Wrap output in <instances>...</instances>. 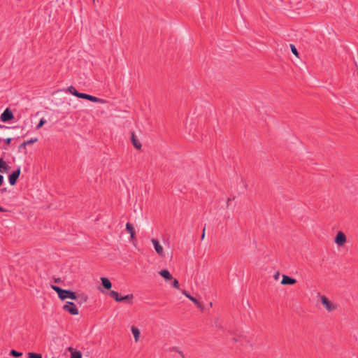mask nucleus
<instances>
[{
	"label": "nucleus",
	"instance_id": "21",
	"mask_svg": "<svg viewBox=\"0 0 358 358\" xmlns=\"http://www.w3.org/2000/svg\"><path fill=\"white\" fill-rule=\"evenodd\" d=\"M37 141H38V138H31V139H30V140H29V141H24V142L21 145V147H24V146H26L27 145H29V144H31V143H36Z\"/></svg>",
	"mask_w": 358,
	"mask_h": 358
},
{
	"label": "nucleus",
	"instance_id": "29",
	"mask_svg": "<svg viewBox=\"0 0 358 358\" xmlns=\"http://www.w3.org/2000/svg\"><path fill=\"white\" fill-rule=\"evenodd\" d=\"M67 350H68V351H69V352H70L71 354L76 351V350H75L72 347H69V348H68V349H67Z\"/></svg>",
	"mask_w": 358,
	"mask_h": 358
},
{
	"label": "nucleus",
	"instance_id": "25",
	"mask_svg": "<svg viewBox=\"0 0 358 358\" xmlns=\"http://www.w3.org/2000/svg\"><path fill=\"white\" fill-rule=\"evenodd\" d=\"M46 122V120L44 118L41 119L39 123L36 126V129H39L41 127H42Z\"/></svg>",
	"mask_w": 358,
	"mask_h": 358
},
{
	"label": "nucleus",
	"instance_id": "6",
	"mask_svg": "<svg viewBox=\"0 0 358 358\" xmlns=\"http://www.w3.org/2000/svg\"><path fill=\"white\" fill-rule=\"evenodd\" d=\"M13 117V113L9 108H6L1 115L0 119L2 122H8Z\"/></svg>",
	"mask_w": 358,
	"mask_h": 358
},
{
	"label": "nucleus",
	"instance_id": "9",
	"mask_svg": "<svg viewBox=\"0 0 358 358\" xmlns=\"http://www.w3.org/2000/svg\"><path fill=\"white\" fill-rule=\"evenodd\" d=\"M20 174V168L19 167L15 171H13L8 178L9 183L11 185H14Z\"/></svg>",
	"mask_w": 358,
	"mask_h": 358
},
{
	"label": "nucleus",
	"instance_id": "15",
	"mask_svg": "<svg viewBox=\"0 0 358 358\" xmlns=\"http://www.w3.org/2000/svg\"><path fill=\"white\" fill-rule=\"evenodd\" d=\"M67 92L78 98L80 97V95L82 94L81 92H78L73 86H69L67 88Z\"/></svg>",
	"mask_w": 358,
	"mask_h": 358
},
{
	"label": "nucleus",
	"instance_id": "8",
	"mask_svg": "<svg viewBox=\"0 0 358 358\" xmlns=\"http://www.w3.org/2000/svg\"><path fill=\"white\" fill-rule=\"evenodd\" d=\"M59 298L62 300H64L65 299H71L76 300L77 299V296L71 290L64 289L62 294L60 295Z\"/></svg>",
	"mask_w": 358,
	"mask_h": 358
},
{
	"label": "nucleus",
	"instance_id": "16",
	"mask_svg": "<svg viewBox=\"0 0 358 358\" xmlns=\"http://www.w3.org/2000/svg\"><path fill=\"white\" fill-rule=\"evenodd\" d=\"M101 282H102V285L103 286L107 289H109L111 288L112 287V283L110 282V281L107 278H104V277H102L101 278Z\"/></svg>",
	"mask_w": 358,
	"mask_h": 358
},
{
	"label": "nucleus",
	"instance_id": "31",
	"mask_svg": "<svg viewBox=\"0 0 358 358\" xmlns=\"http://www.w3.org/2000/svg\"><path fill=\"white\" fill-rule=\"evenodd\" d=\"M6 143L7 144H10V141H11V138H8L5 140Z\"/></svg>",
	"mask_w": 358,
	"mask_h": 358
},
{
	"label": "nucleus",
	"instance_id": "19",
	"mask_svg": "<svg viewBox=\"0 0 358 358\" xmlns=\"http://www.w3.org/2000/svg\"><path fill=\"white\" fill-rule=\"evenodd\" d=\"M237 182L239 183L240 188L242 191L247 187L246 182L243 178H238Z\"/></svg>",
	"mask_w": 358,
	"mask_h": 358
},
{
	"label": "nucleus",
	"instance_id": "13",
	"mask_svg": "<svg viewBox=\"0 0 358 358\" xmlns=\"http://www.w3.org/2000/svg\"><path fill=\"white\" fill-rule=\"evenodd\" d=\"M131 332L134 336L135 341L138 342L139 340V338H140V334H141L140 330L134 326L131 327Z\"/></svg>",
	"mask_w": 358,
	"mask_h": 358
},
{
	"label": "nucleus",
	"instance_id": "23",
	"mask_svg": "<svg viewBox=\"0 0 358 358\" xmlns=\"http://www.w3.org/2000/svg\"><path fill=\"white\" fill-rule=\"evenodd\" d=\"M29 358H42V355L38 353L29 352Z\"/></svg>",
	"mask_w": 358,
	"mask_h": 358
},
{
	"label": "nucleus",
	"instance_id": "20",
	"mask_svg": "<svg viewBox=\"0 0 358 358\" xmlns=\"http://www.w3.org/2000/svg\"><path fill=\"white\" fill-rule=\"evenodd\" d=\"M52 288L58 294V296L59 297L61 294H62L64 289L56 286L52 285Z\"/></svg>",
	"mask_w": 358,
	"mask_h": 358
},
{
	"label": "nucleus",
	"instance_id": "34",
	"mask_svg": "<svg viewBox=\"0 0 358 358\" xmlns=\"http://www.w3.org/2000/svg\"><path fill=\"white\" fill-rule=\"evenodd\" d=\"M3 211H5V210L3 208L0 207V212H3Z\"/></svg>",
	"mask_w": 358,
	"mask_h": 358
},
{
	"label": "nucleus",
	"instance_id": "4",
	"mask_svg": "<svg viewBox=\"0 0 358 358\" xmlns=\"http://www.w3.org/2000/svg\"><path fill=\"white\" fill-rule=\"evenodd\" d=\"M80 98L87 99L89 101H91L92 102H96V103H106V101L104 99L92 96L90 94H85V93H82Z\"/></svg>",
	"mask_w": 358,
	"mask_h": 358
},
{
	"label": "nucleus",
	"instance_id": "3",
	"mask_svg": "<svg viewBox=\"0 0 358 358\" xmlns=\"http://www.w3.org/2000/svg\"><path fill=\"white\" fill-rule=\"evenodd\" d=\"M63 309L71 315H76L78 314V309L76 308L74 303L71 301H67L63 306Z\"/></svg>",
	"mask_w": 358,
	"mask_h": 358
},
{
	"label": "nucleus",
	"instance_id": "26",
	"mask_svg": "<svg viewBox=\"0 0 358 358\" xmlns=\"http://www.w3.org/2000/svg\"><path fill=\"white\" fill-rule=\"evenodd\" d=\"M10 355L15 357H20L22 354L21 352L15 351V350H12L10 351Z\"/></svg>",
	"mask_w": 358,
	"mask_h": 358
},
{
	"label": "nucleus",
	"instance_id": "11",
	"mask_svg": "<svg viewBox=\"0 0 358 358\" xmlns=\"http://www.w3.org/2000/svg\"><path fill=\"white\" fill-rule=\"evenodd\" d=\"M296 280L294 278H292L288 275H283L281 280L282 285H294L295 284Z\"/></svg>",
	"mask_w": 358,
	"mask_h": 358
},
{
	"label": "nucleus",
	"instance_id": "30",
	"mask_svg": "<svg viewBox=\"0 0 358 358\" xmlns=\"http://www.w3.org/2000/svg\"><path fill=\"white\" fill-rule=\"evenodd\" d=\"M3 176L0 174V186L3 184Z\"/></svg>",
	"mask_w": 358,
	"mask_h": 358
},
{
	"label": "nucleus",
	"instance_id": "1",
	"mask_svg": "<svg viewBox=\"0 0 358 358\" xmlns=\"http://www.w3.org/2000/svg\"><path fill=\"white\" fill-rule=\"evenodd\" d=\"M110 296L113 297L117 302L128 301L129 303H131L133 299V294H127L124 296H120L118 292L113 290L110 292Z\"/></svg>",
	"mask_w": 358,
	"mask_h": 358
},
{
	"label": "nucleus",
	"instance_id": "14",
	"mask_svg": "<svg viewBox=\"0 0 358 358\" xmlns=\"http://www.w3.org/2000/svg\"><path fill=\"white\" fill-rule=\"evenodd\" d=\"M159 274L162 276L166 280H169L173 278L172 275L168 270H161L159 271Z\"/></svg>",
	"mask_w": 358,
	"mask_h": 358
},
{
	"label": "nucleus",
	"instance_id": "2",
	"mask_svg": "<svg viewBox=\"0 0 358 358\" xmlns=\"http://www.w3.org/2000/svg\"><path fill=\"white\" fill-rule=\"evenodd\" d=\"M318 296L320 298L321 303L329 312H331L336 308V306L329 301L325 296L320 294H318Z\"/></svg>",
	"mask_w": 358,
	"mask_h": 358
},
{
	"label": "nucleus",
	"instance_id": "12",
	"mask_svg": "<svg viewBox=\"0 0 358 358\" xmlns=\"http://www.w3.org/2000/svg\"><path fill=\"white\" fill-rule=\"evenodd\" d=\"M131 143L133 144V145L137 149V150H141V143H140V141L136 138L134 133H131Z\"/></svg>",
	"mask_w": 358,
	"mask_h": 358
},
{
	"label": "nucleus",
	"instance_id": "7",
	"mask_svg": "<svg viewBox=\"0 0 358 358\" xmlns=\"http://www.w3.org/2000/svg\"><path fill=\"white\" fill-rule=\"evenodd\" d=\"M151 241L153 244V246H154L155 250L157 252V253L159 256L163 257L164 256V249H163L162 245L159 243V242L157 239L152 238L151 240Z\"/></svg>",
	"mask_w": 358,
	"mask_h": 358
},
{
	"label": "nucleus",
	"instance_id": "18",
	"mask_svg": "<svg viewBox=\"0 0 358 358\" xmlns=\"http://www.w3.org/2000/svg\"><path fill=\"white\" fill-rule=\"evenodd\" d=\"M8 170V166L6 163L3 160L2 158L0 159V172L4 173L7 172Z\"/></svg>",
	"mask_w": 358,
	"mask_h": 358
},
{
	"label": "nucleus",
	"instance_id": "10",
	"mask_svg": "<svg viewBox=\"0 0 358 358\" xmlns=\"http://www.w3.org/2000/svg\"><path fill=\"white\" fill-rule=\"evenodd\" d=\"M182 293L187 298H188L190 301H192L198 308H203L201 303L196 298H194L192 296H191L187 291L182 290Z\"/></svg>",
	"mask_w": 358,
	"mask_h": 358
},
{
	"label": "nucleus",
	"instance_id": "17",
	"mask_svg": "<svg viewBox=\"0 0 358 358\" xmlns=\"http://www.w3.org/2000/svg\"><path fill=\"white\" fill-rule=\"evenodd\" d=\"M126 230L130 234L131 238L133 239L135 236V232L132 224L127 222L126 224Z\"/></svg>",
	"mask_w": 358,
	"mask_h": 358
},
{
	"label": "nucleus",
	"instance_id": "24",
	"mask_svg": "<svg viewBox=\"0 0 358 358\" xmlns=\"http://www.w3.org/2000/svg\"><path fill=\"white\" fill-rule=\"evenodd\" d=\"M290 48H291L292 52L294 55H296V57H299V52H298L297 49L296 48L295 45L293 44H290Z\"/></svg>",
	"mask_w": 358,
	"mask_h": 358
},
{
	"label": "nucleus",
	"instance_id": "27",
	"mask_svg": "<svg viewBox=\"0 0 358 358\" xmlns=\"http://www.w3.org/2000/svg\"><path fill=\"white\" fill-rule=\"evenodd\" d=\"M172 350L178 352L182 358H185V355H184L183 352L181 350H180L178 348H173Z\"/></svg>",
	"mask_w": 358,
	"mask_h": 358
},
{
	"label": "nucleus",
	"instance_id": "33",
	"mask_svg": "<svg viewBox=\"0 0 358 358\" xmlns=\"http://www.w3.org/2000/svg\"><path fill=\"white\" fill-rule=\"evenodd\" d=\"M83 300H84L85 301H86L87 298V296H83Z\"/></svg>",
	"mask_w": 358,
	"mask_h": 358
},
{
	"label": "nucleus",
	"instance_id": "5",
	"mask_svg": "<svg viewBox=\"0 0 358 358\" xmlns=\"http://www.w3.org/2000/svg\"><path fill=\"white\" fill-rule=\"evenodd\" d=\"M346 242V236L342 231H338L334 238V243L338 246H343Z\"/></svg>",
	"mask_w": 358,
	"mask_h": 358
},
{
	"label": "nucleus",
	"instance_id": "32",
	"mask_svg": "<svg viewBox=\"0 0 358 358\" xmlns=\"http://www.w3.org/2000/svg\"><path fill=\"white\" fill-rule=\"evenodd\" d=\"M205 237V228L203 230L202 234H201V239H203Z\"/></svg>",
	"mask_w": 358,
	"mask_h": 358
},
{
	"label": "nucleus",
	"instance_id": "28",
	"mask_svg": "<svg viewBox=\"0 0 358 358\" xmlns=\"http://www.w3.org/2000/svg\"><path fill=\"white\" fill-rule=\"evenodd\" d=\"M172 285L176 289H179V282L177 279H173Z\"/></svg>",
	"mask_w": 358,
	"mask_h": 358
},
{
	"label": "nucleus",
	"instance_id": "22",
	"mask_svg": "<svg viewBox=\"0 0 358 358\" xmlns=\"http://www.w3.org/2000/svg\"><path fill=\"white\" fill-rule=\"evenodd\" d=\"M71 358H82V354L80 351L76 350L71 354Z\"/></svg>",
	"mask_w": 358,
	"mask_h": 358
}]
</instances>
